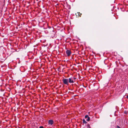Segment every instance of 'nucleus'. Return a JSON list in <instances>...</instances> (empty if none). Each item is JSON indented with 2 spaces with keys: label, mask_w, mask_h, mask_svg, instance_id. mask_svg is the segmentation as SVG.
Listing matches in <instances>:
<instances>
[{
  "label": "nucleus",
  "mask_w": 128,
  "mask_h": 128,
  "mask_svg": "<svg viewBox=\"0 0 128 128\" xmlns=\"http://www.w3.org/2000/svg\"><path fill=\"white\" fill-rule=\"evenodd\" d=\"M76 16H77V14H76Z\"/></svg>",
  "instance_id": "15"
},
{
  "label": "nucleus",
  "mask_w": 128,
  "mask_h": 128,
  "mask_svg": "<svg viewBox=\"0 0 128 128\" xmlns=\"http://www.w3.org/2000/svg\"><path fill=\"white\" fill-rule=\"evenodd\" d=\"M88 117H89L88 116V115H86L85 116L84 118H88Z\"/></svg>",
  "instance_id": "9"
},
{
  "label": "nucleus",
  "mask_w": 128,
  "mask_h": 128,
  "mask_svg": "<svg viewBox=\"0 0 128 128\" xmlns=\"http://www.w3.org/2000/svg\"><path fill=\"white\" fill-rule=\"evenodd\" d=\"M113 8H114V6L113 7Z\"/></svg>",
  "instance_id": "16"
},
{
  "label": "nucleus",
  "mask_w": 128,
  "mask_h": 128,
  "mask_svg": "<svg viewBox=\"0 0 128 128\" xmlns=\"http://www.w3.org/2000/svg\"><path fill=\"white\" fill-rule=\"evenodd\" d=\"M20 61H19L18 62V63H20Z\"/></svg>",
  "instance_id": "14"
},
{
  "label": "nucleus",
  "mask_w": 128,
  "mask_h": 128,
  "mask_svg": "<svg viewBox=\"0 0 128 128\" xmlns=\"http://www.w3.org/2000/svg\"><path fill=\"white\" fill-rule=\"evenodd\" d=\"M90 120V117H88V119L86 120L88 121H89Z\"/></svg>",
  "instance_id": "7"
},
{
  "label": "nucleus",
  "mask_w": 128,
  "mask_h": 128,
  "mask_svg": "<svg viewBox=\"0 0 128 128\" xmlns=\"http://www.w3.org/2000/svg\"><path fill=\"white\" fill-rule=\"evenodd\" d=\"M63 83L67 86L69 85V82L68 78H63L62 80Z\"/></svg>",
  "instance_id": "2"
},
{
  "label": "nucleus",
  "mask_w": 128,
  "mask_h": 128,
  "mask_svg": "<svg viewBox=\"0 0 128 128\" xmlns=\"http://www.w3.org/2000/svg\"><path fill=\"white\" fill-rule=\"evenodd\" d=\"M126 98H127V99H128V96H126Z\"/></svg>",
  "instance_id": "13"
},
{
  "label": "nucleus",
  "mask_w": 128,
  "mask_h": 128,
  "mask_svg": "<svg viewBox=\"0 0 128 128\" xmlns=\"http://www.w3.org/2000/svg\"><path fill=\"white\" fill-rule=\"evenodd\" d=\"M66 53L68 56H70L71 54L70 51L69 50H67L66 52Z\"/></svg>",
  "instance_id": "3"
},
{
  "label": "nucleus",
  "mask_w": 128,
  "mask_h": 128,
  "mask_svg": "<svg viewBox=\"0 0 128 128\" xmlns=\"http://www.w3.org/2000/svg\"><path fill=\"white\" fill-rule=\"evenodd\" d=\"M54 123V122L52 120H50L48 122V124L49 125H52Z\"/></svg>",
  "instance_id": "4"
},
{
  "label": "nucleus",
  "mask_w": 128,
  "mask_h": 128,
  "mask_svg": "<svg viewBox=\"0 0 128 128\" xmlns=\"http://www.w3.org/2000/svg\"><path fill=\"white\" fill-rule=\"evenodd\" d=\"M83 86L85 88H86V86Z\"/></svg>",
  "instance_id": "12"
},
{
  "label": "nucleus",
  "mask_w": 128,
  "mask_h": 128,
  "mask_svg": "<svg viewBox=\"0 0 128 128\" xmlns=\"http://www.w3.org/2000/svg\"><path fill=\"white\" fill-rule=\"evenodd\" d=\"M53 30V28H52V32H51V33L52 34H55V32Z\"/></svg>",
  "instance_id": "6"
},
{
  "label": "nucleus",
  "mask_w": 128,
  "mask_h": 128,
  "mask_svg": "<svg viewBox=\"0 0 128 128\" xmlns=\"http://www.w3.org/2000/svg\"><path fill=\"white\" fill-rule=\"evenodd\" d=\"M83 123L84 124H86L87 122L85 121L84 119L83 120Z\"/></svg>",
  "instance_id": "5"
},
{
  "label": "nucleus",
  "mask_w": 128,
  "mask_h": 128,
  "mask_svg": "<svg viewBox=\"0 0 128 128\" xmlns=\"http://www.w3.org/2000/svg\"><path fill=\"white\" fill-rule=\"evenodd\" d=\"M77 14H78V16H80V15L82 14H80V12H78Z\"/></svg>",
  "instance_id": "8"
},
{
  "label": "nucleus",
  "mask_w": 128,
  "mask_h": 128,
  "mask_svg": "<svg viewBox=\"0 0 128 128\" xmlns=\"http://www.w3.org/2000/svg\"><path fill=\"white\" fill-rule=\"evenodd\" d=\"M120 128L119 126H117V128Z\"/></svg>",
  "instance_id": "11"
},
{
  "label": "nucleus",
  "mask_w": 128,
  "mask_h": 128,
  "mask_svg": "<svg viewBox=\"0 0 128 128\" xmlns=\"http://www.w3.org/2000/svg\"><path fill=\"white\" fill-rule=\"evenodd\" d=\"M39 128H44L43 126H41Z\"/></svg>",
  "instance_id": "10"
},
{
  "label": "nucleus",
  "mask_w": 128,
  "mask_h": 128,
  "mask_svg": "<svg viewBox=\"0 0 128 128\" xmlns=\"http://www.w3.org/2000/svg\"><path fill=\"white\" fill-rule=\"evenodd\" d=\"M76 79V78L73 77L70 78L68 79L69 83L70 84L74 83L75 82Z\"/></svg>",
  "instance_id": "1"
}]
</instances>
